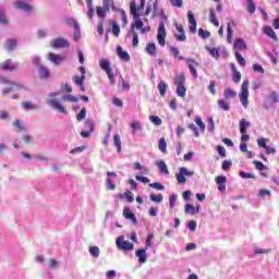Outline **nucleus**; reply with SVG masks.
<instances>
[{"label": "nucleus", "mask_w": 279, "mask_h": 279, "mask_svg": "<svg viewBox=\"0 0 279 279\" xmlns=\"http://www.w3.org/2000/svg\"><path fill=\"white\" fill-rule=\"evenodd\" d=\"M66 93H71V86H61L60 92L50 93L48 95L46 104H48V106H51L53 110L61 112V114H69V111H66V107H64V104H66V101H71V94Z\"/></svg>", "instance_id": "obj_1"}, {"label": "nucleus", "mask_w": 279, "mask_h": 279, "mask_svg": "<svg viewBox=\"0 0 279 279\" xmlns=\"http://www.w3.org/2000/svg\"><path fill=\"white\" fill-rule=\"evenodd\" d=\"M116 245L119 250H122L123 252H132V250H134V244L130 243V241H125V238L123 235L117 238Z\"/></svg>", "instance_id": "obj_2"}, {"label": "nucleus", "mask_w": 279, "mask_h": 279, "mask_svg": "<svg viewBox=\"0 0 279 279\" xmlns=\"http://www.w3.org/2000/svg\"><path fill=\"white\" fill-rule=\"evenodd\" d=\"M191 175H195V171H189L185 167H181L175 178L179 184H186V178H191Z\"/></svg>", "instance_id": "obj_3"}, {"label": "nucleus", "mask_w": 279, "mask_h": 279, "mask_svg": "<svg viewBox=\"0 0 279 279\" xmlns=\"http://www.w3.org/2000/svg\"><path fill=\"white\" fill-rule=\"evenodd\" d=\"M250 82L244 81L242 83V92L240 94V101L242 104V106H244L245 108H247V98L250 97Z\"/></svg>", "instance_id": "obj_4"}, {"label": "nucleus", "mask_w": 279, "mask_h": 279, "mask_svg": "<svg viewBox=\"0 0 279 279\" xmlns=\"http://www.w3.org/2000/svg\"><path fill=\"white\" fill-rule=\"evenodd\" d=\"M167 39V28L165 27V22L159 23L158 33H157V40L160 47H165Z\"/></svg>", "instance_id": "obj_5"}, {"label": "nucleus", "mask_w": 279, "mask_h": 279, "mask_svg": "<svg viewBox=\"0 0 279 279\" xmlns=\"http://www.w3.org/2000/svg\"><path fill=\"white\" fill-rule=\"evenodd\" d=\"M69 47V40L64 38H54L50 40V48L51 49H64Z\"/></svg>", "instance_id": "obj_6"}, {"label": "nucleus", "mask_w": 279, "mask_h": 279, "mask_svg": "<svg viewBox=\"0 0 279 279\" xmlns=\"http://www.w3.org/2000/svg\"><path fill=\"white\" fill-rule=\"evenodd\" d=\"M187 21L190 23L189 31L190 34H196L197 33V21H195V15L192 11L187 12Z\"/></svg>", "instance_id": "obj_7"}, {"label": "nucleus", "mask_w": 279, "mask_h": 279, "mask_svg": "<svg viewBox=\"0 0 279 279\" xmlns=\"http://www.w3.org/2000/svg\"><path fill=\"white\" fill-rule=\"evenodd\" d=\"M175 29L179 32L178 34H174V38L175 40H178V43H184V40H186V34H184V27L182 26V24H174Z\"/></svg>", "instance_id": "obj_8"}, {"label": "nucleus", "mask_w": 279, "mask_h": 279, "mask_svg": "<svg viewBox=\"0 0 279 279\" xmlns=\"http://www.w3.org/2000/svg\"><path fill=\"white\" fill-rule=\"evenodd\" d=\"M14 7L17 10H23L24 12H34V7H32L29 3L23 1V0H17L14 3Z\"/></svg>", "instance_id": "obj_9"}, {"label": "nucleus", "mask_w": 279, "mask_h": 279, "mask_svg": "<svg viewBox=\"0 0 279 279\" xmlns=\"http://www.w3.org/2000/svg\"><path fill=\"white\" fill-rule=\"evenodd\" d=\"M2 71H16L19 63L12 61V59L5 60L1 65Z\"/></svg>", "instance_id": "obj_10"}, {"label": "nucleus", "mask_w": 279, "mask_h": 279, "mask_svg": "<svg viewBox=\"0 0 279 279\" xmlns=\"http://www.w3.org/2000/svg\"><path fill=\"white\" fill-rule=\"evenodd\" d=\"M123 217H124V219L132 221V223H134V226H136V223H138V220L136 219V215H134V213H132L130 207L123 208Z\"/></svg>", "instance_id": "obj_11"}, {"label": "nucleus", "mask_w": 279, "mask_h": 279, "mask_svg": "<svg viewBox=\"0 0 279 279\" xmlns=\"http://www.w3.org/2000/svg\"><path fill=\"white\" fill-rule=\"evenodd\" d=\"M112 178H117V172H107V180H106V186L109 191H114L117 189V185L112 182Z\"/></svg>", "instance_id": "obj_12"}, {"label": "nucleus", "mask_w": 279, "mask_h": 279, "mask_svg": "<svg viewBox=\"0 0 279 279\" xmlns=\"http://www.w3.org/2000/svg\"><path fill=\"white\" fill-rule=\"evenodd\" d=\"M135 256H137L140 265L147 263V247L137 250Z\"/></svg>", "instance_id": "obj_13"}, {"label": "nucleus", "mask_w": 279, "mask_h": 279, "mask_svg": "<svg viewBox=\"0 0 279 279\" xmlns=\"http://www.w3.org/2000/svg\"><path fill=\"white\" fill-rule=\"evenodd\" d=\"M1 84H7L9 86H12L13 88L23 89L25 86L23 84L16 83L14 81H10L7 77L0 76Z\"/></svg>", "instance_id": "obj_14"}, {"label": "nucleus", "mask_w": 279, "mask_h": 279, "mask_svg": "<svg viewBox=\"0 0 279 279\" xmlns=\"http://www.w3.org/2000/svg\"><path fill=\"white\" fill-rule=\"evenodd\" d=\"M234 49H235V51H246L247 44H245L244 39L238 38L234 41Z\"/></svg>", "instance_id": "obj_15"}, {"label": "nucleus", "mask_w": 279, "mask_h": 279, "mask_svg": "<svg viewBox=\"0 0 279 279\" xmlns=\"http://www.w3.org/2000/svg\"><path fill=\"white\" fill-rule=\"evenodd\" d=\"M117 53L120 60H123L124 62H130V53H128V51H124L121 46L117 47Z\"/></svg>", "instance_id": "obj_16"}, {"label": "nucleus", "mask_w": 279, "mask_h": 279, "mask_svg": "<svg viewBox=\"0 0 279 279\" xmlns=\"http://www.w3.org/2000/svg\"><path fill=\"white\" fill-rule=\"evenodd\" d=\"M48 60L50 62H53V64H62V61L64 60V58H62V56L60 54H56L53 52H49L48 53Z\"/></svg>", "instance_id": "obj_17"}, {"label": "nucleus", "mask_w": 279, "mask_h": 279, "mask_svg": "<svg viewBox=\"0 0 279 279\" xmlns=\"http://www.w3.org/2000/svg\"><path fill=\"white\" fill-rule=\"evenodd\" d=\"M263 32L264 34H266V36L278 43V36L276 35V32L274 31V28H271V26H264Z\"/></svg>", "instance_id": "obj_18"}, {"label": "nucleus", "mask_w": 279, "mask_h": 279, "mask_svg": "<svg viewBox=\"0 0 279 279\" xmlns=\"http://www.w3.org/2000/svg\"><path fill=\"white\" fill-rule=\"evenodd\" d=\"M130 12L133 19H141V14L138 13V9L136 8V1H131L130 3Z\"/></svg>", "instance_id": "obj_19"}, {"label": "nucleus", "mask_w": 279, "mask_h": 279, "mask_svg": "<svg viewBox=\"0 0 279 279\" xmlns=\"http://www.w3.org/2000/svg\"><path fill=\"white\" fill-rule=\"evenodd\" d=\"M187 66L190 71H197L199 69V62H197L195 59L191 58L186 60Z\"/></svg>", "instance_id": "obj_20"}, {"label": "nucleus", "mask_w": 279, "mask_h": 279, "mask_svg": "<svg viewBox=\"0 0 279 279\" xmlns=\"http://www.w3.org/2000/svg\"><path fill=\"white\" fill-rule=\"evenodd\" d=\"M234 39V31H232V25L230 24V22H228L227 24V43H232V40Z\"/></svg>", "instance_id": "obj_21"}, {"label": "nucleus", "mask_w": 279, "mask_h": 279, "mask_svg": "<svg viewBox=\"0 0 279 279\" xmlns=\"http://www.w3.org/2000/svg\"><path fill=\"white\" fill-rule=\"evenodd\" d=\"M160 96L165 97V95H167V88H169V85H167V83L165 81L159 82L158 86H157Z\"/></svg>", "instance_id": "obj_22"}, {"label": "nucleus", "mask_w": 279, "mask_h": 279, "mask_svg": "<svg viewBox=\"0 0 279 279\" xmlns=\"http://www.w3.org/2000/svg\"><path fill=\"white\" fill-rule=\"evenodd\" d=\"M0 24L10 25V20H8V16L5 15V10L2 7H0Z\"/></svg>", "instance_id": "obj_23"}, {"label": "nucleus", "mask_w": 279, "mask_h": 279, "mask_svg": "<svg viewBox=\"0 0 279 279\" xmlns=\"http://www.w3.org/2000/svg\"><path fill=\"white\" fill-rule=\"evenodd\" d=\"M250 126V122L245 119L240 120V134H246L247 129Z\"/></svg>", "instance_id": "obj_24"}, {"label": "nucleus", "mask_w": 279, "mask_h": 279, "mask_svg": "<svg viewBox=\"0 0 279 279\" xmlns=\"http://www.w3.org/2000/svg\"><path fill=\"white\" fill-rule=\"evenodd\" d=\"M108 9H105L104 7H96V14L98 19H106V15L108 14Z\"/></svg>", "instance_id": "obj_25"}, {"label": "nucleus", "mask_w": 279, "mask_h": 279, "mask_svg": "<svg viewBox=\"0 0 279 279\" xmlns=\"http://www.w3.org/2000/svg\"><path fill=\"white\" fill-rule=\"evenodd\" d=\"M159 171H161V173H165L166 175H169V169L167 168V163H165L162 160H159L156 162Z\"/></svg>", "instance_id": "obj_26"}, {"label": "nucleus", "mask_w": 279, "mask_h": 279, "mask_svg": "<svg viewBox=\"0 0 279 279\" xmlns=\"http://www.w3.org/2000/svg\"><path fill=\"white\" fill-rule=\"evenodd\" d=\"M4 45L8 51H13L16 49V39H7Z\"/></svg>", "instance_id": "obj_27"}, {"label": "nucleus", "mask_w": 279, "mask_h": 279, "mask_svg": "<svg viewBox=\"0 0 279 279\" xmlns=\"http://www.w3.org/2000/svg\"><path fill=\"white\" fill-rule=\"evenodd\" d=\"M209 21L215 25V27H219V20H217V15L213 9L209 10Z\"/></svg>", "instance_id": "obj_28"}, {"label": "nucleus", "mask_w": 279, "mask_h": 279, "mask_svg": "<svg viewBox=\"0 0 279 279\" xmlns=\"http://www.w3.org/2000/svg\"><path fill=\"white\" fill-rule=\"evenodd\" d=\"M145 50H146V53H148V56H156V44L155 43L147 44Z\"/></svg>", "instance_id": "obj_29"}, {"label": "nucleus", "mask_w": 279, "mask_h": 279, "mask_svg": "<svg viewBox=\"0 0 279 279\" xmlns=\"http://www.w3.org/2000/svg\"><path fill=\"white\" fill-rule=\"evenodd\" d=\"M184 82H186V77L184 76L183 73H181L177 76L173 84L174 86H184Z\"/></svg>", "instance_id": "obj_30"}, {"label": "nucleus", "mask_w": 279, "mask_h": 279, "mask_svg": "<svg viewBox=\"0 0 279 279\" xmlns=\"http://www.w3.org/2000/svg\"><path fill=\"white\" fill-rule=\"evenodd\" d=\"M246 10L248 14H254V12H256V4H254V0H246Z\"/></svg>", "instance_id": "obj_31"}, {"label": "nucleus", "mask_w": 279, "mask_h": 279, "mask_svg": "<svg viewBox=\"0 0 279 279\" xmlns=\"http://www.w3.org/2000/svg\"><path fill=\"white\" fill-rule=\"evenodd\" d=\"M111 25H112V34L113 36H116V38H119V34H121V27H119V24H117V22L112 21L111 22Z\"/></svg>", "instance_id": "obj_32"}, {"label": "nucleus", "mask_w": 279, "mask_h": 279, "mask_svg": "<svg viewBox=\"0 0 279 279\" xmlns=\"http://www.w3.org/2000/svg\"><path fill=\"white\" fill-rule=\"evenodd\" d=\"M130 34L133 36V47H138V33L134 31V25H131Z\"/></svg>", "instance_id": "obj_33"}, {"label": "nucleus", "mask_w": 279, "mask_h": 279, "mask_svg": "<svg viewBox=\"0 0 279 279\" xmlns=\"http://www.w3.org/2000/svg\"><path fill=\"white\" fill-rule=\"evenodd\" d=\"M134 26V29H141L142 34H145V28H143V21L141 17L135 19V23L132 24Z\"/></svg>", "instance_id": "obj_34"}, {"label": "nucleus", "mask_w": 279, "mask_h": 279, "mask_svg": "<svg viewBox=\"0 0 279 279\" xmlns=\"http://www.w3.org/2000/svg\"><path fill=\"white\" fill-rule=\"evenodd\" d=\"M178 97H186V87L184 85H175Z\"/></svg>", "instance_id": "obj_35"}, {"label": "nucleus", "mask_w": 279, "mask_h": 279, "mask_svg": "<svg viewBox=\"0 0 279 279\" xmlns=\"http://www.w3.org/2000/svg\"><path fill=\"white\" fill-rule=\"evenodd\" d=\"M162 194H150V202H154L155 204H162Z\"/></svg>", "instance_id": "obj_36"}, {"label": "nucleus", "mask_w": 279, "mask_h": 279, "mask_svg": "<svg viewBox=\"0 0 279 279\" xmlns=\"http://www.w3.org/2000/svg\"><path fill=\"white\" fill-rule=\"evenodd\" d=\"M84 73H86V71H83L81 76H74V83L76 86H84V80L86 77Z\"/></svg>", "instance_id": "obj_37"}, {"label": "nucleus", "mask_w": 279, "mask_h": 279, "mask_svg": "<svg viewBox=\"0 0 279 279\" xmlns=\"http://www.w3.org/2000/svg\"><path fill=\"white\" fill-rule=\"evenodd\" d=\"M99 66L102 69V71H110V61H108V59H101Z\"/></svg>", "instance_id": "obj_38"}, {"label": "nucleus", "mask_w": 279, "mask_h": 279, "mask_svg": "<svg viewBox=\"0 0 279 279\" xmlns=\"http://www.w3.org/2000/svg\"><path fill=\"white\" fill-rule=\"evenodd\" d=\"M113 143H114V145L117 147L118 154H121V136L119 134H116L113 136Z\"/></svg>", "instance_id": "obj_39"}, {"label": "nucleus", "mask_w": 279, "mask_h": 279, "mask_svg": "<svg viewBox=\"0 0 279 279\" xmlns=\"http://www.w3.org/2000/svg\"><path fill=\"white\" fill-rule=\"evenodd\" d=\"M102 8L110 12V9L114 8V0H102Z\"/></svg>", "instance_id": "obj_40"}, {"label": "nucleus", "mask_w": 279, "mask_h": 279, "mask_svg": "<svg viewBox=\"0 0 279 279\" xmlns=\"http://www.w3.org/2000/svg\"><path fill=\"white\" fill-rule=\"evenodd\" d=\"M157 11L158 10V0H155V2L153 3V8H151V5H148L147 8H146V12H145V15L146 16H149V14H151V11Z\"/></svg>", "instance_id": "obj_41"}, {"label": "nucleus", "mask_w": 279, "mask_h": 279, "mask_svg": "<svg viewBox=\"0 0 279 279\" xmlns=\"http://www.w3.org/2000/svg\"><path fill=\"white\" fill-rule=\"evenodd\" d=\"M158 147L162 154H167V141H165V137L159 140Z\"/></svg>", "instance_id": "obj_42"}, {"label": "nucleus", "mask_w": 279, "mask_h": 279, "mask_svg": "<svg viewBox=\"0 0 279 279\" xmlns=\"http://www.w3.org/2000/svg\"><path fill=\"white\" fill-rule=\"evenodd\" d=\"M22 108L24 110H36V108H38V106L34 105L31 101H25V102H22Z\"/></svg>", "instance_id": "obj_43"}, {"label": "nucleus", "mask_w": 279, "mask_h": 279, "mask_svg": "<svg viewBox=\"0 0 279 279\" xmlns=\"http://www.w3.org/2000/svg\"><path fill=\"white\" fill-rule=\"evenodd\" d=\"M218 106L219 108H221V110H225L226 112L230 110V104L226 100H218Z\"/></svg>", "instance_id": "obj_44"}, {"label": "nucleus", "mask_w": 279, "mask_h": 279, "mask_svg": "<svg viewBox=\"0 0 279 279\" xmlns=\"http://www.w3.org/2000/svg\"><path fill=\"white\" fill-rule=\"evenodd\" d=\"M253 165L255 166V169H257V171H265V169H267L263 161L254 160Z\"/></svg>", "instance_id": "obj_45"}, {"label": "nucleus", "mask_w": 279, "mask_h": 279, "mask_svg": "<svg viewBox=\"0 0 279 279\" xmlns=\"http://www.w3.org/2000/svg\"><path fill=\"white\" fill-rule=\"evenodd\" d=\"M149 121L154 123V125H162V119L158 116H149Z\"/></svg>", "instance_id": "obj_46"}, {"label": "nucleus", "mask_w": 279, "mask_h": 279, "mask_svg": "<svg viewBox=\"0 0 279 279\" xmlns=\"http://www.w3.org/2000/svg\"><path fill=\"white\" fill-rule=\"evenodd\" d=\"M89 254H92V256H94V258H99V247L98 246H90L89 247Z\"/></svg>", "instance_id": "obj_47"}, {"label": "nucleus", "mask_w": 279, "mask_h": 279, "mask_svg": "<svg viewBox=\"0 0 279 279\" xmlns=\"http://www.w3.org/2000/svg\"><path fill=\"white\" fill-rule=\"evenodd\" d=\"M86 119V107H83L76 116L77 121H84Z\"/></svg>", "instance_id": "obj_48"}, {"label": "nucleus", "mask_w": 279, "mask_h": 279, "mask_svg": "<svg viewBox=\"0 0 279 279\" xmlns=\"http://www.w3.org/2000/svg\"><path fill=\"white\" fill-rule=\"evenodd\" d=\"M267 143H269V138L262 137L257 140L258 147H262L263 149L267 147Z\"/></svg>", "instance_id": "obj_49"}, {"label": "nucleus", "mask_w": 279, "mask_h": 279, "mask_svg": "<svg viewBox=\"0 0 279 279\" xmlns=\"http://www.w3.org/2000/svg\"><path fill=\"white\" fill-rule=\"evenodd\" d=\"M225 97H226V99H232V98L236 97V92L228 88L225 90Z\"/></svg>", "instance_id": "obj_50"}, {"label": "nucleus", "mask_w": 279, "mask_h": 279, "mask_svg": "<svg viewBox=\"0 0 279 279\" xmlns=\"http://www.w3.org/2000/svg\"><path fill=\"white\" fill-rule=\"evenodd\" d=\"M151 241H154V233L148 234L146 238V246L145 247H147V250H149V247H154V242H151Z\"/></svg>", "instance_id": "obj_51"}, {"label": "nucleus", "mask_w": 279, "mask_h": 279, "mask_svg": "<svg viewBox=\"0 0 279 279\" xmlns=\"http://www.w3.org/2000/svg\"><path fill=\"white\" fill-rule=\"evenodd\" d=\"M170 51L173 53L174 58H178V60H184V57L180 56V49L171 47Z\"/></svg>", "instance_id": "obj_52"}, {"label": "nucleus", "mask_w": 279, "mask_h": 279, "mask_svg": "<svg viewBox=\"0 0 279 279\" xmlns=\"http://www.w3.org/2000/svg\"><path fill=\"white\" fill-rule=\"evenodd\" d=\"M268 101H271L272 104H278V101H279L278 93L272 92V93L268 96Z\"/></svg>", "instance_id": "obj_53"}, {"label": "nucleus", "mask_w": 279, "mask_h": 279, "mask_svg": "<svg viewBox=\"0 0 279 279\" xmlns=\"http://www.w3.org/2000/svg\"><path fill=\"white\" fill-rule=\"evenodd\" d=\"M149 186L150 189H155L156 191H165V185L159 182L150 183Z\"/></svg>", "instance_id": "obj_54"}, {"label": "nucleus", "mask_w": 279, "mask_h": 279, "mask_svg": "<svg viewBox=\"0 0 279 279\" xmlns=\"http://www.w3.org/2000/svg\"><path fill=\"white\" fill-rule=\"evenodd\" d=\"M198 36H199L201 38H204V39L210 38V32L204 31V28H199V29H198Z\"/></svg>", "instance_id": "obj_55"}, {"label": "nucleus", "mask_w": 279, "mask_h": 279, "mask_svg": "<svg viewBox=\"0 0 279 279\" xmlns=\"http://www.w3.org/2000/svg\"><path fill=\"white\" fill-rule=\"evenodd\" d=\"M235 58L241 66H245V58L239 51H235Z\"/></svg>", "instance_id": "obj_56"}, {"label": "nucleus", "mask_w": 279, "mask_h": 279, "mask_svg": "<svg viewBox=\"0 0 279 279\" xmlns=\"http://www.w3.org/2000/svg\"><path fill=\"white\" fill-rule=\"evenodd\" d=\"M240 177H242L244 180H256V175L248 172H240Z\"/></svg>", "instance_id": "obj_57"}, {"label": "nucleus", "mask_w": 279, "mask_h": 279, "mask_svg": "<svg viewBox=\"0 0 279 279\" xmlns=\"http://www.w3.org/2000/svg\"><path fill=\"white\" fill-rule=\"evenodd\" d=\"M185 213L187 215H195V206H193L192 204H186L185 205Z\"/></svg>", "instance_id": "obj_58"}, {"label": "nucleus", "mask_w": 279, "mask_h": 279, "mask_svg": "<svg viewBox=\"0 0 279 279\" xmlns=\"http://www.w3.org/2000/svg\"><path fill=\"white\" fill-rule=\"evenodd\" d=\"M85 128H87L89 132H95V122H93L92 120H86Z\"/></svg>", "instance_id": "obj_59"}, {"label": "nucleus", "mask_w": 279, "mask_h": 279, "mask_svg": "<svg viewBox=\"0 0 279 279\" xmlns=\"http://www.w3.org/2000/svg\"><path fill=\"white\" fill-rule=\"evenodd\" d=\"M13 126L15 128L16 132H21L24 130L23 123H21V120H15L13 122Z\"/></svg>", "instance_id": "obj_60"}, {"label": "nucleus", "mask_w": 279, "mask_h": 279, "mask_svg": "<svg viewBox=\"0 0 279 279\" xmlns=\"http://www.w3.org/2000/svg\"><path fill=\"white\" fill-rule=\"evenodd\" d=\"M228 182V178L223 175L216 177V184H226Z\"/></svg>", "instance_id": "obj_61"}, {"label": "nucleus", "mask_w": 279, "mask_h": 279, "mask_svg": "<svg viewBox=\"0 0 279 279\" xmlns=\"http://www.w3.org/2000/svg\"><path fill=\"white\" fill-rule=\"evenodd\" d=\"M131 128L133 130L132 133L136 134V130H142L141 122L135 121V122L131 123Z\"/></svg>", "instance_id": "obj_62"}, {"label": "nucleus", "mask_w": 279, "mask_h": 279, "mask_svg": "<svg viewBox=\"0 0 279 279\" xmlns=\"http://www.w3.org/2000/svg\"><path fill=\"white\" fill-rule=\"evenodd\" d=\"M209 53L213 56V58L219 59V48H209Z\"/></svg>", "instance_id": "obj_63"}, {"label": "nucleus", "mask_w": 279, "mask_h": 279, "mask_svg": "<svg viewBox=\"0 0 279 279\" xmlns=\"http://www.w3.org/2000/svg\"><path fill=\"white\" fill-rule=\"evenodd\" d=\"M217 151H218L219 156H221V158H226V147L219 145V146H217Z\"/></svg>", "instance_id": "obj_64"}]
</instances>
